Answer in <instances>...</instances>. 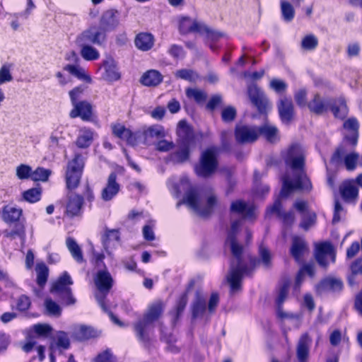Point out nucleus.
I'll return each instance as SVG.
<instances>
[{"mask_svg":"<svg viewBox=\"0 0 362 362\" xmlns=\"http://www.w3.org/2000/svg\"><path fill=\"white\" fill-rule=\"evenodd\" d=\"M339 190L341 197L345 201H349L358 197V188L351 183H344Z\"/></svg>","mask_w":362,"mask_h":362,"instance_id":"e433bc0d","label":"nucleus"},{"mask_svg":"<svg viewBox=\"0 0 362 362\" xmlns=\"http://www.w3.org/2000/svg\"><path fill=\"white\" fill-rule=\"evenodd\" d=\"M23 210L11 205L4 206L2 210V219L7 224H14L12 228L4 231L5 237L11 240L19 238L24 240L25 238V227L24 222L21 221Z\"/></svg>","mask_w":362,"mask_h":362,"instance_id":"39448f33","label":"nucleus"},{"mask_svg":"<svg viewBox=\"0 0 362 362\" xmlns=\"http://www.w3.org/2000/svg\"><path fill=\"white\" fill-rule=\"evenodd\" d=\"M193 319L202 317L206 310V300L199 292H197L195 298L191 305Z\"/></svg>","mask_w":362,"mask_h":362,"instance_id":"c756f323","label":"nucleus"},{"mask_svg":"<svg viewBox=\"0 0 362 362\" xmlns=\"http://www.w3.org/2000/svg\"><path fill=\"white\" fill-rule=\"evenodd\" d=\"M270 87L277 93L284 91L287 88V84L282 80L274 78L270 82Z\"/></svg>","mask_w":362,"mask_h":362,"instance_id":"69168bd1","label":"nucleus"},{"mask_svg":"<svg viewBox=\"0 0 362 362\" xmlns=\"http://www.w3.org/2000/svg\"><path fill=\"white\" fill-rule=\"evenodd\" d=\"M312 339L308 333L302 334L296 347V356L299 362H306L309 356Z\"/></svg>","mask_w":362,"mask_h":362,"instance_id":"5701e85b","label":"nucleus"},{"mask_svg":"<svg viewBox=\"0 0 362 362\" xmlns=\"http://www.w3.org/2000/svg\"><path fill=\"white\" fill-rule=\"evenodd\" d=\"M219 151L218 147L210 146L202 153L199 163L194 166L199 177L206 178L215 173L218 165L217 156Z\"/></svg>","mask_w":362,"mask_h":362,"instance_id":"6e6552de","label":"nucleus"},{"mask_svg":"<svg viewBox=\"0 0 362 362\" xmlns=\"http://www.w3.org/2000/svg\"><path fill=\"white\" fill-rule=\"evenodd\" d=\"M310 111L315 115H322L330 110L335 117L344 119L348 114V107L343 98L332 99L321 97L316 93L308 103Z\"/></svg>","mask_w":362,"mask_h":362,"instance_id":"7ed1b4c3","label":"nucleus"},{"mask_svg":"<svg viewBox=\"0 0 362 362\" xmlns=\"http://www.w3.org/2000/svg\"><path fill=\"white\" fill-rule=\"evenodd\" d=\"M230 209V212L240 214L245 218L255 217V206L252 204H247L242 200L233 202Z\"/></svg>","mask_w":362,"mask_h":362,"instance_id":"a878e982","label":"nucleus"},{"mask_svg":"<svg viewBox=\"0 0 362 362\" xmlns=\"http://www.w3.org/2000/svg\"><path fill=\"white\" fill-rule=\"evenodd\" d=\"M107 40V34L99 26L91 25L77 35V45H102Z\"/></svg>","mask_w":362,"mask_h":362,"instance_id":"9b49d317","label":"nucleus"},{"mask_svg":"<svg viewBox=\"0 0 362 362\" xmlns=\"http://www.w3.org/2000/svg\"><path fill=\"white\" fill-rule=\"evenodd\" d=\"M236 110L232 106L225 107L221 112L222 120L225 122L233 121L236 117Z\"/></svg>","mask_w":362,"mask_h":362,"instance_id":"5fc2aeb1","label":"nucleus"},{"mask_svg":"<svg viewBox=\"0 0 362 362\" xmlns=\"http://www.w3.org/2000/svg\"><path fill=\"white\" fill-rule=\"evenodd\" d=\"M165 136L164 127L160 124H153L139 131V144L149 145L153 139L159 140Z\"/></svg>","mask_w":362,"mask_h":362,"instance_id":"2eb2a0df","label":"nucleus"},{"mask_svg":"<svg viewBox=\"0 0 362 362\" xmlns=\"http://www.w3.org/2000/svg\"><path fill=\"white\" fill-rule=\"evenodd\" d=\"M175 76L189 82H196L199 78V75L192 69H182L176 71Z\"/></svg>","mask_w":362,"mask_h":362,"instance_id":"a18cd8bd","label":"nucleus"},{"mask_svg":"<svg viewBox=\"0 0 362 362\" xmlns=\"http://www.w3.org/2000/svg\"><path fill=\"white\" fill-rule=\"evenodd\" d=\"M288 291H289V283L288 281L284 282L281 285V286L279 289L278 296L276 299V303L277 308H278V315L281 317H285V315L281 311V306L287 298Z\"/></svg>","mask_w":362,"mask_h":362,"instance_id":"c9c22d12","label":"nucleus"},{"mask_svg":"<svg viewBox=\"0 0 362 362\" xmlns=\"http://www.w3.org/2000/svg\"><path fill=\"white\" fill-rule=\"evenodd\" d=\"M168 53L175 59L182 58L185 55L183 48L177 45H172L168 49Z\"/></svg>","mask_w":362,"mask_h":362,"instance_id":"e2e57ef3","label":"nucleus"},{"mask_svg":"<svg viewBox=\"0 0 362 362\" xmlns=\"http://www.w3.org/2000/svg\"><path fill=\"white\" fill-rule=\"evenodd\" d=\"M216 204L217 198L212 194L207 197L206 205L202 206L197 191L194 189H190L186 192L183 199L177 202L176 206L179 208L182 204H186L199 216L206 217L212 213Z\"/></svg>","mask_w":362,"mask_h":362,"instance_id":"0eeeda50","label":"nucleus"},{"mask_svg":"<svg viewBox=\"0 0 362 362\" xmlns=\"http://www.w3.org/2000/svg\"><path fill=\"white\" fill-rule=\"evenodd\" d=\"M247 94L252 103L257 108L259 112H266L269 101L264 92L256 84L252 83L247 87Z\"/></svg>","mask_w":362,"mask_h":362,"instance_id":"dca6fc26","label":"nucleus"},{"mask_svg":"<svg viewBox=\"0 0 362 362\" xmlns=\"http://www.w3.org/2000/svg\"><path fill=\"white\" fill-rule=\"evenodd\" d=\"M343 288L344 284L341 279L334 276H327L322 279L315 286V291L318 296H322L327 291L332 293L341 292Z\"/></svg>","mask_w":362,"mask_h":362,"instance_id":"f3484780","label":"nucleus"},{"mask_svg":"<svg viewBox=\"0 0 362 362\" xmlns=\"http://www.w3.org/2000/svg\"><path fill=\"white\" fill-rule=\"evenodd\" d=\"M37 274V284L39 286L43 287L47 281L49 269L43 262L37 263L35 267Z\"/></svg>","mask_w":362,"mask_h":362,"instance_id":"58836bf2","label":"nucleus"},{"mask_svg":"<svg viewBox=\"0 0 362 362\" xmlns=\"http://www.w3.org/2000/svg\"><path fill=\"white\" fill-rule=\"evenodd\" d=\"M134 44L139 50L144 52L148 51L154 45L153 35L148 33H140L136 35Z\"/></svg>","mask_w":362,"mask_h":362,"instance_id":"7c9ffc66","label":"nucleus"},{"mask_svg":"<svg viewBox=\"0 0 362 362\" xmlns=\"http://www.w3.org/2000/svg\"><path fill=\"white\" fill-rule=\"evenodd\" d=\"M235 140L239 144L253 143L258 139L257 126L238 124L235 129Z\"/></svg>","mask_w":362,"mask_h":362,"instance_id":"4468645a","label":"nucleus"},{"mask_svg":"<svg viewBox=\"0 0 362 362\" xmlns=\"http://www.w3.org/2000/svg\"><path fill=\"white\" fill-rule=\"evenodd\" d=\"M185 93L188 98L194 99L197 103H204L207 98L206 93L199 89L188 88L186 89Z\"/></svg>","mask_w":362,"mask_h":362,"instance_id":"de8ad7c7","label":"nucleus"},{"mask_svg":"<svg viewBox=\"0 0 362 362\" xmlns=\"http://www.w3.org/2000/svg\"><path fill=\"white\" fill-rule=\"evenodd\" d=\"M101 67H103L105 70L103 78L105 81L112 82L120 78V74L118 71L116 62L112 58H108L105 60Z\"/></svg>","mask_w":362,"mask_h":362,"instance_id":"bb28decb","label":"nucleus"},{"mask_svg":"<svg viewBox=\"0 0 362 362\" xmlns=\"http://www.w3.org/2000/svg\"><path fill=\"white\" fill-rule=\"evenodd\" d=\"M84 167V160L80 153H76L74 158L67 164L66 171V185L69 190H73L78 187L83 170Z\"/></svg>","mask_w":362,"mask_h":362,"instance_id":"1a4fd4ad","label":"nucleus"},{"mask_svg":"<svg viewBox=\"0 0 362 362\" xmlns=\"http://www.w3.org/2000/svg\"><path fill=\"white\" fill-rule=\"evenodd\" d=\"M277 107L281 122L284 124L290 123L294 115L293 104L291 99L285 97L281 98Z\"/></svg>","mask_w":362,"mask_h":362,"instance_id":"412c9836","label":"nucleus"},{"mask_svg":"<svg viewBox=\"0 0 362 362\" xmlns=\"http://www.w3.org/2000/svg\"><path fill=\"white\" fill-rule=\"evenodd\" d=\"M308 252V245L306 241L300 237L294 236L290 248L291 256L298 262H300L305 253Z\"/></svg>","mask_w":362,"mask_h":362,"instance_id":"4be33fe9","label":"nucleus"},{"mask_svg":"<svg viewBox=\"0 0 362 362\" xmlns=\"http://www.w3.org/2000/svg\"><path fill=\"white\" fill-rule=\"evenodd\" d=\"M112 133L117 138L125 141L130 146L139 144V132H132L121 124H116L112 126Z\"/></svg>","mask_w":362,"mask_h":362,"instance_id":"6ab92c4d","label":"nucleus"},{"mask_svg":"<svg viewBox=\"0 0 362 362\" xmlns=\"http://www.w3.org/2000/svg\"><path fill=\"white\" fill-rule=\"evenodd\" d=\"M100 28L106 34L116 30L120 24V13L114 8L105 11L100 17Z\"/></svg>","mask_w":362,"mask_h":362,"instance_id":"ddd939ff","label":"nucleus"},{"mask_svg":"<svg viewBox=\"0 0 362 362\" xmlns=\"http://www.w3.org/2000/svg\"><path fill=\"white\" fill-rule=\"evenodd\" d=\"M41 189L38 188H31L23 193V199L30 203H35L40 199Z\"/></svg>","mask_w":362,"mask_h":362,"instance_id":"8fccbe9b","label":"nucleus"},{"mask_svg":"<svg viewBox=\"0 0 362 362\" xmlns=\"http://www.w3.org/2000/svg\"><path fill=\"white\" fill-rule=\"evenodd\" d=\"M45 306L47 313L53 316H59L62 313L60 306L52 299H46Z\"/></svg>","mask_w":362,"mask_h":362,"instance_id":"603ef678","label":"nucleus"},{"mask_svg":"<svg viewBox=\"0 0 362 362\" xmlns=\"http://www.w3.org/2000/svg\"><path fill=\"white\" fill-rule=\"evenodd\" d=\"M13 80L8 65L4 64L0 69V85Z\"/></svg>","mask_w":362,"mask_h":362,"instance_id":"13d9d810","label":"nucleus"},{"mask_svg":"<svg viewBox=\"0 0 362 362\" xmlns=\"http://www.w3.org/2000/svg\"><path fill=\"white\" fill-rule=\"evenodd\" d=\"M66 246L70 251L73 258L77 262H83V257L82 251L78 246V245L76 243V242L71 238H68L66 241Z\"/></svg>","mask_w":362,"mask_h":362,"instance_id":"ea45409f","label":"nucleus"},{"mask_svg":"<svg viewBox=\"0 0 362 362\" xmlns=\"http://www.w3.org/2000/svg\"><path fill=\"white\" fill-rule=\"evenodd\" d=\"M285 162L293 170V180H291L288 177H284L280 197L287 198L295 190L310 192L313 186L304 170L305 151L303 148L298 144L290 146Z\"/></svg>","mask_w":362,"mask_h":362,"instance_id":"f03ea898","label":"nucleus"},{"mask_svg":"<svg viewBox=\"0 0 362 362\" xmlns=\"http://www.w3.org/2000/svg\"><path fill=\"white\" fill-rule=\"evenodd\" d=\"M69 116L71 118L79 117L83 121H89L92 116V105L87 101H81L74 106Z\"/></svg>","mask_w":362,"mask_h":362,"instance_id":"393cba45","label":"nucleus"},{"mask_svg":"<svg viewBox=\"0 0 362 362\" xmlns=\"http://www.w3.org/2000/svg\"><path fill=\"white\" fill-rule=\"evenodd\" d=\"M51 344H54L55 350L58 351L59 354H62L63 350L68 349L70 347V340L68 334L63 331L58 332L54 341Z\"/></svg>","mask_w":362,"mask_h":362,"instance_id":"72a5a7b5","label":"nucleus"},{"mask_svg":"<svg viewBox=\"0 0 362 362\" xmlns=\"http://www.w3.org/2000/svg\"><path fill=\"white\" fill-rule=\"evenodd\" d=\"M163 76L160 71L150 69L142 74L139 81L144 86L156 87L163 81Z\"/></svg>","mask_w":362,"mask_h":362,"instance_id":"c85d7f7f","label":"nucleus"},{"mask_svg":"<svg viewBox=\"0 0 362 362\" xmlns=\"http://www.w3.org/2000/svg\"><path fill=\"white\" fill-rule=\"evenodd\" d=\"M32 168L25 164H21L16 168V176L20 180L31 179Z\"/></svg>","mask_w":362,"mask_h":362,"instance_id":"864d4df0","label":"nucleus"},{"mask_svg":"<svg viewBox=\"0 0 362 362\" xmlns=\"http://www.w3.org/2000/svg\"><path fill=\"white\" fill-rule=\"evenodd\" d=\"M317 221V214L314 211H307L300 223V227L304 230H308L311 227L315 225Z\"/></svg>","mask_w":362,"mask_h":362,"instance_id":"c03bdc74","label":"nucleus"},{"mask_svg":"<svg viewBox=\"0 0 362 362\" xmlns=\"http://www.w3.org/2000/svg\"><path fill=\"white\" fill-rule=\"evenodd\" d=\"M95 362H115V359L109 349L99 354L95 358Z\"/></svg>","mask_w":362,"mask_h":362,"instance_id":"338daca9","label":"nucleus"},{"mask_svg":"<svg viewBox=\"0 0 362 362\" xmlns=\"http://www.w3.org/2000/svg\"><path fill=\"white\" fill-rule=\"evenodd\" d=\"M177 134L180 146L190 147L195 144L196 136L191 127L184 120L178 122Z\"/></svg>","mask_w":362,"mask_h":362,"instance_id":"a211bd4d","label":"nucleus"},{"mask_svg":"<svg viewBox=\"0 0 362 362\" xmlns=\"http://www.w3.org/2000/svg\"><path fill=\"white\" fill-rule=\"evenodd\" d=\"M268 213H276L277 216L281 219L286 226H291L295 220V216L293 211L283 212L281 211V203L280 198L275 200L273 205L268 210Z\"/></svg>","mask_w":362,"mask_h":362,"instance_id":"cd10ccee","label":"nucleus"},{"mask_svg":"<svg viewBox=\"0 0 362 362\" xmlns=\"http://www.w3.org/2000/svg\"><path fill=\"white\" fill-rule=\"evenodd\" d=\"M31 301L29 297L21 295L17 300L16 308L20 311H26L29 309Z\"/></svg>","mask_w":362,"mask_h":362,"instance_id":"052dcab7","label":"nucleus"},{"mask_svg":"<svg viewBox=\"0 0 362 362\" xmlns=\"http://www.w3.org/2000/svg\"><path fill=\"white\" fill-rule=\"evenodd\" d=\"M163 311V305L161 301H157L151 305L142 320L134 325V332L139 341L147 346L150 344V330L153 322L157 320Z\"/></svg>","mask_w":362,"mask_h":362,"instance_id":"20e7f679","label":"nucleus"},{"mask_svg":"<svg viewBox=\"0 0 362 362\" xmlns=\"http://www.w3.org/2000/svg\"><path fill=\"white\" fill-rule=\"evenodd\" d=\"M350 269L354 274H362V257H358L351 263Z\"/></svg>","mask_w":362,"mask_h":362,"instance_id":"774afa93","label":"nucleus"},{"mask_svg":"<svg viewBox=\"0 0 362 362\" xmlns=\"http://www.w3.org/2000/svg\"><path fill=\"white\" fill-rule=\"evenodd\" d=\"M188 297L187 293H182L179 298L177 299L175 309L171 312V314L173 315L174 321H176L179 319V317L182 315L185 307L187 304Z\"/></svg>","mask_w":362,"mask_h":362,"instance_id":"a19ab883","label":"nucleus"},{"mask_svg":"<svg viewBox=\"0 0 362 362\" xmlns=\"http://www.w3.org/2000/svg\"><path fill=\"white\" fill-rule=\"evenodd\" d=\"M117 175L111 173L108 176L105 187L101 192V199L105 202L112 200L120 190V185L117 181Z\"/></svg>","mask_w":362,"mask_h":362,"instance_id":"aec40b11","label":"nucleus"},{"mask_svg":"<svg viewBox=\"0 0 362 362\" xmlns=\"http://www.w3.org/2000/svg\"><path fill=\"white\" fill-rule=\"evenodd\" d=\"M64 70L68 71L78 79L82 80L88 83H90L92 82L91 77L86 72L83 68L79 67L78 66L67 64L64 66Z\"/></svg>","mask_w":362,"mask_h":362,"instance_id":"f704fd0d","label":"nucleus"},{"mask_svg":"<svg viewBox=\"0 0 362 362\" xmlns=\"http://www.w3.org/2000/svg\"><path fill=\"white\" fill-rule=\"evenodd\" d=\"M189 157V148L181 146L180 148L170 156V160L173 163H181L187 161Z\"/></svg>","mask_w":362,"mask_h":362,"instance_id":"79ce46f5","label":"nucleus"},{"mask_svg":"<svg viewBox=\"0 0 362 362\" xmlns=\"http://www.w3.org/2000/svg\"><path fill=\"white\" fill-rule=\"evenodd\" d=\"M347 153V149L344 145H340L333 153L331 161L334 163H341L344 162V165L348 170H354L356 168L359 160V154L355 151Z\"/></svg>","mask_w":362,"mask_h":362,"instance_id":"f8f14e48","label":"nucleus"},{"mask_svg":"<svg viewBox=\"0 0 362 362\" xmlns=\"http://www.w3.org/2000/svg\"><path fill=\"white\" fill-rule=\"evenodd\" d=\"M192 20L189 18H183L179 25V30L181 34H187L190 33Z\"/></svg>","mask_w":362,"mask_h":362,"instance_id":"680f3d73","label":"nucleus"},{"mask_svg":"<svg viewBox=\"0 0 362 362\" xmlns=\"http://www.w3.org/2000/svg\"><path fill=\"white\" fill-rule=\"evenodd\" d=\"M94 282L99 291V293L95 295L98 304L103 311L109 315L110 319L114 323L119 326H122V322L116 316H115L111 311L109 310L105 302L107 293L113 286L114 280L112 275L107 269L99 270L97 272Z\"/></svg>","mask_w":362,"mask_h":362,"instance_id":"423d86ee","label":"nucleus"},{"mask_svg":"<svg viewBox=\"0 0 362 362\" xmlns=\"http://www.w3.org/2000/svg\"><path fill=\"white\" fill-rule=\"evenodd\" d=\"M119 240V231L117 230H107L103 238L104 247L107 250L109 247H115V243Z\"/></svg>","mask_w":362,"mask_h":362,"instance_id":"37998d69","label":"nucleus"},{"mask_svg":"<svg viewBox=\"0 0 362 362\" xmlns=\"http://www.w3.org/2000/svg\"><path fill=\"white\" fill-rule=\"evenodd\" d=\"M242 226V220H235L231 223L227 230L225 240V247H228L233 255L230 259L229 273L227 281L230 285V291L235 293L241 288V281L243 275H248L260 262L256 258H250V266L243 259V247L237 240V235Z\"/></svg>","mask_w":362,"mask_h":362,"instance_id":"f257e3e1","label":"nucleus"},{"mask_svg":"<svg viewBox=\"0 0 362 362\" xmlns=\"http://www.w3.org/2000/svg\"><path fill=\"white\" fill-rule=\"evenodd\" d=\"M81 47L80 54L86 61L97 60L100 57L98 50L92 45H78Z\"/></svg>","mask_w":362,"mask_h":362,"instance_id":"4c0bfd02","label":"nucleus"},{"mask_svg":"<svg viewBox=\"0 0 362 362\" xmlns=\"http://www.w3.org/2000/svg\"><path fill=\"white\" fill-rule=\"evenodd\" d=\"M259 255L261 257V261L266 268H269L271 266V254L270 252L264 247L262 245L259 246Z\"/></svg>","mask_w":362,"mask_h":362,"instance_id":"6e6d98bb","label":"nucleus"},{"mask_svg":"<svg viewBox=\"0 0 362 362\" xmlns=\"http://www.w3.org/2000/svg\"><path fill=\"white\" fill-rule=\"evenodd\" d=\"M94 136V132L89 128H82L79 131L78 136L76 141V145L80 148H86L89 147Z\"/></svg>","mask_w":362,"mask_h":362,"instance_id":"473e14b6","label":"nucleus"},{"mask_svg":"<svg viewBox=\"0 0 362 362\" xmlns=\"http://www.w3.org/2000/svg\"><path fill=\"white\" fill-rule=\"evenodd\" d=\"M83 204V199L82 196L76 194L68 195V202L66 206V215L69 217L78 216L81 212Z\"/></svg>","mask_w":362,"mask_h":362,"instance_id":"b1692460","label":"nucleus"},{"mask_svg":"<svg viewBox=\"0 0 362 362\" xmlns=\"http://www.w3.org/2000/svg\"><path fill=\"white\" fill-rule=\"evenodd\" d=\"M307 92L305 89L298 90L294 95L296 103L300 107H305L307 104L306 102Z\"/></svg>","mask_w":362,"mask_h":362,"instance_id":"0e129e2a","label":"nucleus"},{"mask_svg":"<svg viewBox=\"0 0 362 362\" xmlns=\"http://www.w3.org/2000/svg\"><path fill=\"white\" fill-rule=\"evenodd\" d=\"M318 45L317 38L313 35H306L301 42V47L306 50H313Z\"/></svg>","mask_w":362,"mask_h":362,"instance_id":"3c124183","label":"nucleus"},{"mask_svg":"<svg viewBox=\"0 0 362 362\" xmlns=\"http://www.w3.org/2000/svg\"><path fill=\"white\" fill-rule=\"evenodd\" d=\"M258 137L262 135L270 143H275L279 140V130L276 127L267 123L257 127Z\"/></svg>","mask_w":362,"mask_h":362,"instance_id":"2f4dec72","label":"nucleus"},{"mask_svg":"<svg viewBox=\"0 0 362 362\" xmlns=\"http://www.w3.org/2000/svg\"><path fill=\"white\" fill-rule=\"evenodd\" d=\"M52 171L49 169L38 167L35 170H32L31 180L33 181L45 182L50 176Z\"/></svg>","mask_w":362,"mask_h":362,"instance_id":"09e8293b","label":"nucleus"},{"mask_svg":"<svg viewBox=\"0 0 362 362\" xmlns=\"http://www.w3.org/2000/svg\"><path fill=\"white\" fill-rule=\"evenodd\" d=\"M175 144L173 141H169L163 139H159L156 144V149L160 152H168L173 149Z\"/></svg>","mask_w":362,"mask_h":362,"instance_id":"bf43d9fd","label":"nucleus"},{"mask_svg":"<svg viewBox=\"0 0 362 362\" xmlns=\"http://www.w3.org/2000/svg\"><path fill=\"white\" fill-rule=\"evenodd\" d=\"M336 256V249L330 242L325 241L315 244L314 257L321 267L327 269L330 262L335 263Z\"/></svg>","mask_w":362,"mask_h":362,"instance_id":"9d476101","label":"nucleus"},{"mask_svg":"<svg viewBox=\"0 0 362 362\" xmlns=\"http://www.w3.org/2000/svg\"><path fill=\"white\" fill-rule=\"evenodd\" d=\"M281 12L284 21L291 22L295 16L293 6L288 1L281 0Z\"/></svg>","mask_w":362,"mask_h":362,"instance_id":"49530a36","label":"nucleus"},{"mask_svg":"<svg viewBox=\"0 0 362 362\" xmlns=\"http://www.w3.org/2000/svg\"><path fill=\"white\" fill-rule=\"evenodd\" d=\"M76 335L80 339H89L94 336V330L90 327L81 325L77 331Z\"/></svg>","mask_w":362,"mask_h":362,"instance_id":"4d7b16f0","label":"nucleus"}]
</instances>
